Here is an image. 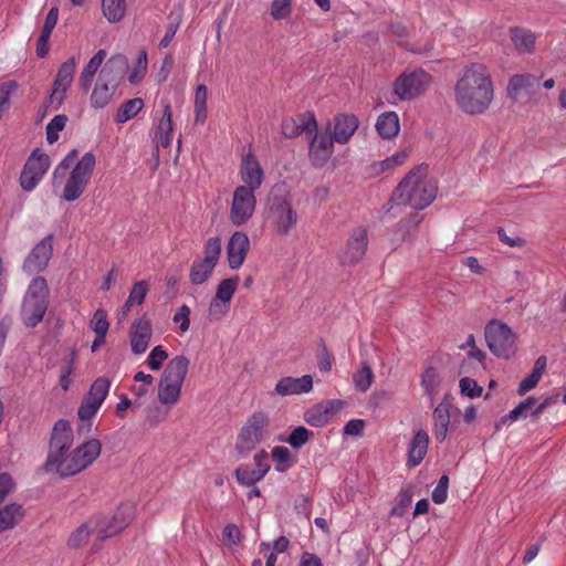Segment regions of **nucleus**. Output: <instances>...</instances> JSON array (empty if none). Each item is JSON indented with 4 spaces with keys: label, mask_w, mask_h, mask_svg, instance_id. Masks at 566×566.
Instances as JSON below:
<instances>
[{
    "label": "nucleus",
    "mask_w": 566,
    "mask_h": 566,
    "mask_svg": "<svg viewBox=\"0 0 566 566\" xmlns=\"http://www.w3.org/2000/svg\"><path fill=\"white\" fill-rule=\"evenodd\" d=\"M453 92L454 102L463 113H485L494 98L493 80L488 66L482 63L465 65L454 84Z\"/></svg>",
    "instance_id": "obj_1"
},
{
    "label": "nucleus",
    "mask_w": 566,
    "mask_h": 566,
    "mask_svg": "<svg viewBox=\"0 0 566 566\" xmlns=\"http://www.w3.org/2000/svg\"><path fill=\"white\" fill-rule=\"evenodd\" d=\"M436 181L428 176V167L413 168L397 186L390 201L415 209L427 208L437 196Z\"/></svg>",
    "instance_id": "obj_2"
},
{
    "label": "nucleus",
    "mask_w": 566,
    "mask_h": 566,
    "mask_svg": "<svg viewBox=\"0 0 566 566\" xmlns=\"http://www.w3.org/2000/svg\"><path fill=\"white\" fill-rule=\"evenodd\" d=\"M127 69L128 60L123 54H115L105 62L91 94L93 108L102 109L112 101Z\"/></svg>",
    "instance_id": "obj_3"
},
{
    "label": "nucleus",
    "mask_w": 566,
    "mask_h": 566,
    "mask_svg": "<svg viewBox=\"0 0 566 566\" xmlns=\"http://www.w3.org/2000/svg\"><path fill=\"white\" fill-rule=\"evenodd\" d=\"M268 220L279 235H289L300 220L290 192L283 187H274L269 196Z\"/></svg>",
    "instance_id": "obj_4"
},
{
    "label": "nucleus",
    "mask_w": 566,
    "mask_h": 566,
    "mask_svg": "<svg viewBox=\"0 0 566 566\" xmlns=\"http://www.w3.org/2000/svg\"><path fill=\"white\" fill-rule=\"evenodd\" d=\"M50 290L43 276H35L24 294L20 316L22 323L30 328L38 326L44 318L49 307Z\"/></svg>",
    "instance_id": "obj_5"
},
{
    "label": "nucleus",
    "mask_w": 566,
    "mask_h": 566,
    "mask_svg": "<svg viewBox=\"0 0 566 566\" xmlns=\"http://www.w3.org/2000/svg\"><path fill=\"white\" fill-rule=\"evenodd\" d=\"M189 364L186 356L179 355L166 365L158 384V399L163 405L174 406L179 401Z\"/></svg>",
    "instance_id": "obj_6"
},
{
    "label": "nucleus",
    "mask_w": 566,
    "mask_h": 566,
    "mask_svg": "<svg viewBox=\"0 0 566 566\" xmlns=\"http://www.w3.org/2000/svg\"><path fill=\"white\" fill-rule=\"evenodd\" d=\"M432 82V76L422 69L406 70L392 83V101H412L423 95Z\"/></svg>",
    "instance_id": "obj_7"
},
{
    "label": "nucleus",
    "mask_w": 566,
    "mask_h": 566,
    "mask_svg": "<svg viewBox=\"0 0 566 566\" xmlns=\"http://www.w3.org/2000/svg\"><path fill=\"white\" fill-rule=\"evenodd\" d=\"M102 443L97 439H90L63 459L54 471L61 478L73 476L88 468L99 457Z\"/></svg>",
    "instance_id": "obj_8"
},
{
    "label": "nucleus",
    "mask_w": 566,
    "mask_h": 566,
    "mask_svg": "<svg viewBox=\"0 0 566 566\" xmlns=\"http://www.w3.org/2000/svg\"><path fill=\"white\" fill-rule=\"evenodd\" d=\"M96 164L95 155L85 153L70 171L61 198L67 202L77 200L86 190Z\"/></svg>",
    "instance_id": "obj_9"
},
{
    "label": "nucleus",
    "mask_w": 566,
    "mask_h": 566,
    "mask_svg": "<svg viewBox=\"0 0 566 566\" xmlns=\"http://www.w3.org/2000/svg\"><path fill=\"white\" fill-rule=\"evenodd\" d=\"M269 417L263 411L253 412L240 429L237 441L235 451L241 457H247L252 450L261 443L268 432Z\"/></svg>",
    "instance_id": "obj_10"
},
{
    "label": "nucleus",
    "mask_w": 566,
    "mask_h": 566,
    "mask_svg": "<svg viewBox=\"0 0 566 566\" xmlns=\"http://www.w3.org/2000/svg\"><path fill=\"white\" fill-rule=\"evenodd\" d=\"M485 340L490 350L497 357L510 358L515 353L516 336L505 323L490 321L485 326Z\"/></svg>",
    "instance_id": "obj_11"
},
{
    "label": "nucleus",
    "mask_w": 566,
    "mask_h": 566,
    "mask_svg": "<svg viewBox=\"0 0 566 566\" xmlns=\"http://www.w3.org/2000/svg\"><path fill=\"white\" fill-rule=\"evenodd\" d=\"M73 438L72 427L66 420L61 419L55 422L50 440L49 457L44 465L48 472H54L59 463L67 455L66 452L73 444Z\"/></svg>",
    "instance_id": "obj_12"
},
{
    "label": "nucleus",
    "mask_w": 566,
    "mask_h": 566,
    "mask_svg": "<svg viewBox=\"0 0 566 566\" xmlns=\"http://www.w3.org/2000/svg\"><path fill=\"white\" fill-rule=\"evenodd\" d=\"M135 516V507L133 504H122L117 507L114 514L109 517L103 515H95V530L96 535L101 541L109 538L124 528L133 521Z\"/></svg>",
    "instance_id": "obj_13"
},
{
    "label": "nucleus",
    "mask_w": 566,
    "mask_h": 566,
    "mask_svg": "<svg viewBox=\"0 0 566 566\" xmlns=\"http://www.w3.org/2000/svg\"><path fill=\"white\" fill-rule=\"evenodd\" d=\"M76 66L77 59L72 56L59 67L53 82L52 92L46 99V107L50 111H57L62 105L66 92L73 83Z\"/></svg>",
    "instance_id": "obj_14"
},
{
    "label": "nucleus",
    "mask_w": 566,
    "mask_h": 566,
    "mask_svg": "<svg viewBox=\"0 0 566 566\" xmlns=\"http://www.w3.org/2000/svg\"><path fill=\"white\" fill-rule=\"evenodd\" d=\"M254 192L248 187L234 189L229 212V220L233 226H244L252 218L256 207Z\"/></svg>",
    "instance_id": "obj_15"
},
{
    "label": "nucleus",
    "mask_w": 566,
    "mask_h": 566,
    "mask_svg": "<svg viewBox=\"0 0 566 566\" xmlns=\"http://www.w3.org/2000/svg\"><path fill=\"white\" fill-rule=\"evenodd\" d=\"M50 157L35 149L28 158L20 176V185L25 191H32L50 168Z\"/></svg>",
    "instance_id": "obj_16"
},
{
    "label": "nucleus",
    "mask_w": 566,
    "mask_h": 566,
    "mask_svg": "<svg viewBox=\"0 0 566 566\" xmlns=\"http://www.w3.org/2000/svg\"><path fill=\"white\" fill-rule=\"evenodd\" d=\"M367 247V229L364 227L354 229L348 237L345 247L338 254L339 262L343 265H355L359 263L366 254Z\"/></svg>",
    "instance_id": "obj_17"
},
{
    "label": "nucleus",
    "mask_w": 566,
    "mask_h": 566,
    "mask_svg": "<svg viewBox=\"0 0 566 566\" xmlns=\"http://www.w3.org/2000/svg\"><path fill=\"white\" fill-rule=\"evenodd\" d=\"M52 255L53 235L49 234L30 251L23 262L22 269L29 274L42 272L46 269Z\"/></svg>",
    "instance_id": "obj_18"
},
{
    "label": "nucleus",
    "mask_w": 566,
    "mask_h": 566,
    "mask_svg": "<svg viewBox=\"0 0 566 566\" xmlns=\"http://www.w3.org/2000/svg\"><path fill=\"white\" fill-rule=\"evenodd\" d=\"M255 468L251 469L247 464H241L235 469V478L240 485L253 486L266 475L270 470L269 455L265 450H261L253 457Z\"/></svg>",
    "instance_id": "obj_19"
},
{
    "label": "nucleus",
    "mask_w": 566,
    "mask_h": 566,
    "mask_svg": "<svg viewBox=\"0 0 566 566\" xmlns=\"http://www.w3.org/2000/svg\"><path fill=\"white\" fill-rule=\"evenodd\" d=\"M334 142L331 135L318 134L317 130L311 135L308 158L313 166L323 167L327 164L334 153Z\"/></svg>",
    "instance_id": "obj_20"
},
{
    "label": "nucleus",
    "mask_w": 566,
    "mask_h": 566,
    "mask_svg": "<svg viewBox=\"0 0 566 566\" xmlns=\"http://www.w3.org/2000/svg\"><path fill=\"white\" fill-rule=\"evenodd\" d=\"M239 176L243 182L240 187H248L251 191L258 190L264 180V171L252 154L242 158Z\"/></svg>",
    "instance_id": "obj_21"
},
{
    "label": "nucleus",
    "mask_w": 566,
    "mask_h": 566,
    "mask_svg": "<svg viewBox=\"0 0 566 566\" xmlns=\"http://www.w3.org/2000/svg\"><path fill=\"white\" fill-rule=\"evenodd\" d=\"M359 126L358 118L353 114H337L329 124L331 136L338 144H347Z\"/></svg>",
    "instance_id": "obj_22"
},
{
    "label": "nucleus",
    "mask_w": 566,
    "mask_h": 566,
    "mask_svg": "<svg viewBox=\"0 0 566 566\" xmlns=\"http://www.w3.org/2000/svg\"><path fill=\"white\" fill-rule=\"evenodd\" d=\"M249 248L250 240L244 232L235 231L231 235L227 247L228 262L231 269L237 270L243 264Z\"/></svg>",
    "instance_id": "obj_23"
},
{
    "label": "nucleus",
    "mask_w": 566,
    "mask_h": 566,
    "mask_svg": "<svg viewBox=\"0 0 566 566\" xmlns=\"http://www.w3.org/2000/svg\"><path fill=\"white\" fill-rule=\"evenodd\" d=\"M153 335L151 323L146 316L135 321L130 328V347L134 354H144Z\"/></svg>",
    "instance_id": "obj_24"
},
{
    "label": "nucleus",
    "mask_w": 566,
    "mask_h": 566,
    "mask_svg": "<svg viewBox=\"0 0 566 566\" xmlns=\"http://www.w3.org/2000/svg\"><path fill=\"white\" fill-rule=\"evenodd\" d=\"M317 130L315 115L311 112L300 115L297 118L285 119L282 124V134L287 138H294L305 132L312 135Z\"/></svg>",
    "instance_id": "obj_25"
},
{
    "label": "nucleus",
    "mask_w": 566,
    "mask_h": 566,
    "mask_svg": "<svg viewBox=\"0 0 566 566\" xmlns=\"http://www.w3.org/2000/svg\"><path fill=\"white\" fill-rule=\"evenodd\" d=\"M313 388V378L310 375H304L298 378L283 377L274 388V392L279 396H291L310 392Z\"/></svg>",
    "instance_id": "obj_26"
},
{
    "label": "nucleus",
    "mask_w": 566,
    "mask_h": 566,
    "mask_svg": "<svg viewBox=\"0 0 566 566\" xmlns=\"http://www.w3.org/2000/svg\"><path fill=\"white\" fill-rule=\"evenodd\" d=\"M449 398L450 394H447L442 401L434 408L432 413L433 436L436 440L439 442H443L448 436L451 408V402Z\"/></svg>",
    "instance_id": "obj_27"
},
{
    "label": "nucleus",
    "mask_w": 566,
    "mask_h": 566,
    "mask_svg": "<svg viewBox=\"0 0 566 566\" xmlns=\"http://www.w3.org/2000/svg\"><path fill=\"white\" fill-rule=\"evenodd\" d=\"M164 114L155 130L154 140L157 146L168 148L172 143L174 128H172V113L169 102H163Z\"/></svg>",
    "instance_id": "obj_28"
},
{
    "label": "nucleus",
    "mask_w": 566,
    "mask_h": 566,
    "mask_svg": "<svg viewBox=\"0 0 566 566\" xmlns=\"http://www.w3.org/2000/svg\"><path fill=\"white\" fill-rule=\"evenodd\" d=\"M429 447V436L424 430L415 433L408 447V465L418 467L424 459Z\"/></svg>",
    "instance_id": "obj_29"
},
{
    "label": "nucleus",
    "mask_w": 566,
    "mask_h": 566,
    "mask_svg": "<svg viewBox=\"0 0 566 566\" xmlns=\"http://www.w3.org/2000/svg\"><path fill=\"white\" fill-rule=\"evenodd\" d=\"M538 84V78L532 74H515L509 80L507 95L517 99L522 93H530Z\"/></svg>",
    "instance_id": "obj_30"
},
{
    "label": "nucleus",
    "mask_w": 566,
    "mask_h": 566,
    "mask_svg": "<svg viewBox=\"0 0 566 566\" xmlns=\"http://www.w3.org/2000/svg\"><path fill=\"white\" fill-rule=\"evenodd\" d=\"M106 55L107 54L105 50H98L82 70L78 77V85L83 92H88L91 88L94 76L98 69L102 66Z\"/></svg>",
    "instance_id": "obj_31"
},
{
    "label": "nucleus",
    "mask_w": 566,
    "mask_h": 566,
    "mask_svg": "<svg viewBox=\"0 0 566 566\" xmlns=\"http://www.w3.org/2000/svg\"><path fill=\"white\" fill-rule=\"evenodd\" d=\"M333 410L334 403L332 401L318 403L305 412L304 419L310 426L322 428L331 421Z\"/></svg>",
    "instance_id": "obj_32"
},
{
    "label": "nucleus",
    "mask_w": 566,
    "mask_h": 566,
    "mask_svg": "<svg viewBox=\"0 0 566 566\" xmlns=\"http://www.w3.org/2000/svg\"><path fill=\"white\" fill-rule=\"evenodd\" d=\"M547 366V358L545 356H539L532 368L531 374L524 378L517 388V395L523 396L526 392L534 389L539 382L542 376L544 375Z\"/></svg>",
    "instance_id": "obj_33"
},
{
    "label": "nucleus",
    "mask_w": 566,
    "mask_h": 566,
    "mask_svg": "<svg viewBox=\"0 0 566 566\" xmlns=\"http://www.w3.org/2000/svg\"><path fill=\"white\" fill-rule=\"evenodd\" d=\"M376 129L386 139L397 136L400 129L398 114L389 111L379 115L376 122Z\"/></svg>",
    "instance_id": "obj_34"
},
{
    "label": "nucleus",
    "mask_w": 566,
    "mask_h": 566,
    "mask_svg": "<svg viewBox=\"0 0 566 566\" xmlns=\"http://www.w3.org/2000/svg\"><path fill=\"white\" fill-rule=\"evenodd\" d=\"M24 517L21 504L10 503L0 509V533L13 528Z\"/></svg>",
    "instance_id": "obj_35"
},
{
    "label": "nucleus",
    "mask_w": 566,
    "mask_h": 566,
    "mask_svg": "<svg viewBox=\"0 0 566 566\" xmlns=\"http://www.w3.org/2000/svg\"><path fill=\"white\" fill-rule=\"evenodd\" d=\"M510 35L515 49L520 53L533 52L536 36L532 31L515 27L510 30Z\"/></svg>",
    "instance_id": "obj_36"
},
{
    "label": "nucleus",
    "mask_w": 566,
    "mask_h": 566,
    "mask_svg": "<svg viewBox=\"0 0 566 566\" xmlns=\"http://www.w3.org/2000/svg\"><path fill=\"white\" fill-rule=\"evenodd\" d=\"M441 377L439 371L434 367H428L421 375L420 385L424 390V394L430 399L431 403L434 401L436 396L440 390Z\"/></svg>",
    "instance_id": "obj_37"
},
{
    "label": "nucleus",
    "mask_w": 566,
    "mask_h": 566,
    "mask_svg": "<svg viewBox=\"0 0 566 566\" xmlns=\"http://www.w3.org/2000/svg\"><path fill=\"white\" fill-rule=\"evenodd\" d=\"M375 375L370 364L367 360H361L360 368L353 375V382L358 391L366 392L373 385Z\"/></svg>",
    "instance_id": "obj_38"
},
{
    "label": "nucleus",
    "mask_w": 566,
    "mask_h": 566,
    "mask_svg": "<svg viewBox=\"0 0 566 566\" xmlns=\"http://www.w3.org/2000/svg\"><path fill=\"white\" fill-rule=\"evenodd\" d=\"M102 10L108 22L116 23L125 17L127 3L126 0H102Z\"/></svg>",
    "instance_id": "obj_39"
},
{
    "label": "nucleus",
    "mask_w": 566,
    "mask_h": 566,
    "mask_svg": "<svg viewBox=\"0 0 566 566\" xmlns=\"http://www.w3.org/2000/svg\"><path fill=\"white\" fill-rule=\"evenodd\" d=\"M144 107V101L140 97H135L124 102L115 115L117 123L124 124L134 118Z\"/></svg>",
    "instance_id": "obj_40"
},
{
    "label": "nucleus",
    "mask_w": 566,
    "mask_h": 566,
    "mask_svg": "<svg viewBox=\"0 0 566 566\" xmlns=\"http://www.w3.org/2000/svg\"><path fill=\"white\" fill-rule=\"evenodd\" d=\"M96 533L94 516L80 525L69 537V546L77 548L85 544L90 536Z\"/></svg>",
    "instance_id": "obj_41"
},
{
    "label": "nucleus",
    "mask_w": 566,
    "mask_h": 566,
    "mask_svg": "<svg viewBox=\"0 0 566 566\" xmlns=\"http://www.w3.org/2000/svg\"><path fill=\"white\" fill-rule=\"evenodd\" d=\"M111 387V381L105 377H98L91 385L88 392L84 396V398L88 399L92 402H95L98 406H102L104 400L106 399Z\"/></svg>",
    "instance_id": "obj_42"
},
{
    "label": "nucleus",
    "mask_w": 566,
    "mask_h": 566,
    "mask_svg": "<svg viewBox=\"0 0 566 566\" xmlns=\"http://www.w3.org/2000/svg\"><path fill=\"white\" fill-rule=\"evenodd\" d=\"M99 408L101 406L90 401L86 398H83L77 410L78 418L82 421V424H80L77 429L78 434L88 432L91 430V423L88 421L96 415Z\"/></svg>",
    "instance_id": "obj_43"
},
{
    "label": "nucleus",
    "mask_w": 566,
    "mask_h": 566,
    "mask_svg": "<svg viewBox=\"0 0 566 566\" xmlns=\"http://www.w3.org/2000/svg\"><path fill=\"white\" fill-rule=\"evenodd\" d=\"M272 460L275 462L277 472H285L293 465L292 453L289 448L276 446L271 450Z\"/></svg>",
    "instance_id": "obj_44"
},
{
    "label": "nucleus",
    "mask_w": 566,
    "mask_h": 566,
    "mask_svg": "<svg viewBox=\"0 0 566 566\" xmlns=\"http://www.w3.org/2000/svg\"><path fill=\"white\" fill-rule=\"evenodd\" d=\"M214 268L216 266H213V264H210L202 260L195 261L191 265L190 274H189L191 283L197 284V285L205 283L211 275Z\"/></svg>",
    "instance_id": "obj_45"
},
{
    "label": "nucleus",
    "mask_w": 566,
    "mask_h": 566,
    "mask_svg": "<svg viewBox=\"0 0 566 566\" xmlns=\"http://www.w3.org/2000/svg\"><path fill=\"white\" fill-rule=\"evenodd\" d=\"M294 0H272L270 14L274 21L289 20L293 12Z\"/></svg>",
    "instance_id": "obj_46"
},
{
    "label": "nucleus",
    "mask_w": 566,
    "mask_h": 566,
    "mask_svg": "<svg viewBox=\"0 0 566 566\" xmlns=\"http://www.w3.org/2000/svg\"><path fill=\"white\" fill-rule=\"evenodd\" d=\"M239 279L222 280L216 291L214 298L230 305V302L235 293Z\"/></svg>",
    "instance_id": "obj_47"
},
{
    "label": "nucleus",
    "mask_w": 566,
    "mask_h": 566,
    "mask_svg": "<svg viewBox=\"0 0 566 566\" xmlns=\"http://www.w3.org/2000/svg\"><path fill=\"white\" fill-rule=\"evenodd\" d=\"M148 66L147 52L142 50L138 53L135 65L128 75V81L130 84H138L146 75Z\"/></svg>",
    "instance_id": "obj_48"
},
{
    "label": "nucleus",
    "mask_w": 566,
    "mask_h": 566,
    "mask_svg": "<svg viewBox=\"0 0 566 566\" xmlns=\"http://www.w3.org/2000/svg\"><path fill=\"white\" fill-rule=\"evenodd\" d=\"M537 399L534 396L527 397L525 400L521 401L514 409H512L509 415L503 419L511 421H516L521 418H526L528 415L532 416V410L534 409V405Z\"/></svg>",
    "instance_id": "obj_49"
},
{
    "label": "nucleus",
    "mask_w": 566,
    "mask_h": 566,
    "mask_svg": "<svg viewBox=\"0 0 566 566\" xmlns=\"http://www.w3.org/2000/svg\"><path fill=\"white\" fill-rule=\"evenodd\" d=\"M313 431L308 430L303 426H298L292 430L289 438H286L284 441L289 443L292 448L300 449L303 446H305L310 441V439L313 438Z\"/></svg>",
    "instance_id": "obj_50"
},
{
    "label": "nucleus",
    "mask_w": 566,
    "mask_h": 566,
    "mask_svg": "<svg viewBox=\"0 0 566 566\" xmlns=\"http://www.w3.org/2000/svg\"><path fill=\"white\" fill-rule=\"evenodd\" d=\"M67 123V116L60 114L55 115L46 125V140L49 144H54L59 139V133L62 132Z\"/></svg>",
    "instance_id": "obj_51"
},
{
    "label": "nucleus",
    "mask_w": 566,
    "mask_h": 566,
    "mask_svg": "<svg viewBox=\"0 0 566 566\" xmlns=\"http://www.w3.org/2000/svg\"><path fill=\"white\" fill-rule=\"evenodd\" d=\"M205 258L202 261L217 265L221 254V240L219 237H213L207 240L205 244Z\"/></svg>",
    "instance_id": "obj_52"
},
{
    "label": "nucleus",
    "mask_w": 566,
    "mask_h": 566,
    "mask_svg": "<svg viewBox=\"0 0 566 566\" xmlns=\"http://www.w3.org/2000/svg\"><path fill=\"white\" fill-rule=\"evenodd\" d=\"M18 88V83L14 80L7 81L0 85V119L3 114L10 108V97Z\"/></svg>",
    "instance_id": "obj_53"
},
{
    "label": "nucleus",
    "mask_w": 566,
    "mask_h": 566,
    "mask_svg": "<svg viewBox=\"0 0 566 566\" xmlns=\"http://www.w3.org/2000/svg\"><path fill=\"white\" fill-rule=\"evenodd\" d=\"M412 502V494L409 490H402L399 492L396 504L390 511L391 516L401 517L406 514Z\"/></svg>",
    "instance_id": "obj_54"
},
{
    "label": "nucleus",
    "mask_w": 566,
    "mask_h": 566,
    "mask_svg": "<svg viewBox=\"0 0 566 566\" xmlns=\"http://www.w3.org/2000/svg\"><path fill=\"white\" fill-rule=\"evenodd\" d=\"M91 327L96 335H101V337L106 336L109 327L106 311L102 308L95 311L93 318L91 321Z\"/></svg>",
    "instance_id": "obj_55"
},
{
    "label": "nucleus",
    "mask_w": 566,
    "mask_h": 566,
    "mask_svg": "<svg viewBox=\"0 0 566 566\" xmlns=\"http://www.w3.org/2000/svg\"><path fill=\"white\" fill-rule=\"evenodd\" d=\"M168 358L167 352L163 348V346H155L147 357V366L151 370H158L161 368L164 361Z\"/></svg>",
    "instance_id": "obj_56"
},
{
    "label": "nucleus",
    "mask_w": 566,
    "mask_h": 566,
    "mask_svg": "<svg viewBox=\"0 0 566 566\" xmlns=\"http://www.w3.org/2000/svg\"><path fill=\"white\" fill-rule=\"evenodd\" d=\"M422 220L423 216L418 212L412 213L408 219L400 220L398 230L402 232V240H406L407 235L416 230Z\"/></svg>",
    "instance_id": "obj_57"
},
{
    "label": "nucleus",
    "mask_w": 566,
    "mask_h": 566,
    "mask_svg": "<svg viewBox=\"0 0 566 566\" xmlns=\"http://www.w3.org/2000/svg\"><path fill=\"white\" fill-rule=\"evenodd\" d=\"M459 385L461 394L469 398H478L482 395L483 388L470 377H463Z\"/></svg>",
    "instance_id": "obj_58"
},
{
    "label": "nucleus",
    "mask_w": 566,
    "mask_h": 566,
    "mask_svg": "<svg viewBox=\"0 0 566 566\" xmlns=\"http://www.w3.org/2000/svg\"><path fill=\"white\" fill-rule=\"evenodd\" d=\"M448 488H449V478H448V475L443 474L440 478L437 486L433 489L432 494H431L432 501L436 504H442L447 501Z\"/></svg>",
    "instance_id": "obj_59"
},
{
    "label": "nucleus",
    "mask_w": 566,
    "mask_h": 566,
    "mask_svg": "<svg viewBox=\"0 0 566 566\" xmlns=\"http://www.w3.org/2000/svg\"><path fill=\"white\" fill-rule=\"evenodd\" d=\"M229 306L228 304L217 300V298H212V301L210 302V305H209V308H208V316H209V319L210 321H220L222 319L227 313L229 312Z\"/></svg>",
    "instance_id": "obj_60"
},
{
    "label": "nucleus",
    "mask_w": 566,
    "mask_h": 566,
    "mask_svg": "<svg viewBox=\"0 0 566 566\" xmlns=\"http://www.w3.org/2000/svg\"><path fill=\"white\" fill-rule=\"evenodd\" d=\"M190 307L188 305H181L172 317V321L179 324L180 333L184 334L189 329L190 326Z\"/></svg>",
    "instance_id": "obj_61"
},
{
    "label": "nucleus",
    "mask_w": 566,
    "mask_h": 566,
    "mask_svg": "<svg viewBox=\"0 0 566 566\" xmlns=\"http://www.w3.org/2000/svg\"><path fill=\"white\" fill-rule=\"evenodd\" d=\"M147 292H148L147 282L139 281L133 285V289H132L128 297L130 298V301H134L135 303L140 305L144 302Z\"/></svg>",
    "instance_id": "obj_62"
},
{
    "label": "nucleus",
    "mask_w": 566,
    "mask_h": 566,
    "mask_svg": "<svg viewBox=\"0 0 566 566\" xmlns=\"http://www.w3.org/2000/svg\"><path fill=\"white\" fill-rule=\"evenodd\" d=\"M76 359H77V350L75 348H73L63 358L62 365H61V368H60V375L72 376V374L74 371Z\"/></svg>",
    "instance_id": "obj_63"
},
{
    "label": "nucleus",
    "mask_w": 566,
    "mask_h": 566,
    "mask_svg": "<svg viewBox=\"0 0 566 566\" xmlns=\"http://www.w3.org/2000/svg\"><path fill=\"white\" fill-rule=\"evenodd\" d=\"M14 486V482L10 474L0 473V504L10 493L13 492Z\"/></svg>",
    "instance_id": "obj_64"
}]
</instances>
